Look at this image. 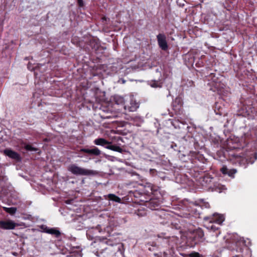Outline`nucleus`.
Here are the masks:
<instances>
[{"instance_id":"nucleus-26","label":"nucleus","mask_w":257,"mask_h":257,"mask_svg":"<svg viewBox=\"0 0 257 257\" xmlns=\"http://www.w3.org/2000/svg\"><path fill=\"white\" fill-rule=\"evenodd\" d=\"M173 107H174V109H175V107H177L178 106V109H180V107L182 106V101L180 98L177 97L175 98V100L173 102Z\"/></svg>"},{"instance_id":"nucleus-31","label":"nucleus","mask_w":257,"mask_h":257,"mask_svg":"<svg viewBox=\"0 0 257 257\" xmlns=\"http://www.w3.org/2000/svg\"><path fill=\"white\" fill-rule=\"evenodd\" d=\"M137 214L139 216H143L146 214V212L145 210L143 209H141L139 208L137 211L136 212Z\"/></svg>"},{"instance_id":"nucleus-8","label":"nucleus","mask_w":257,"mask_h":257,"mask_svg":"<svg viewBox=\"0 0 257 257\" xmlns=\"http://www.w3.org/2000/svg\"><path fill=\"white\" fill-rule=\"evenodd\" d=\"M220 172L223 176H227L233 179L235 177V174L237 172V170L234 168H229L226 165H223L220 169Z\"/></svg>"},{"instance_id":"nucleus-11","label":"nucleus","mask_w":257,"mask_h":257,"mask_svg":"<svg viewBox=\"0 0 257 257\" xmlns=\"http://www.w3.org/2000/svg\"><path fill=\"white\" fill-rule=\"evenodd\" d=\"M145 205L151 210H157L161 204V201L157 198H151L149 201L145 200Z\"/></svg>"},{"instance_id":"nucleus-32","label":"nucleus","mask_w":257,"mask_h":257,"mask_svg":"<svg viewBox=\"0 0 257 257\" xmlns=\"http://www.w3.org/2000/svg\"><path fill=\"white\" fill-rule=\"evenodd\" d=\"M25 148L27 151H36L37 150V149L34 148L31 145H27Z\"/></svg>"},{"instance_id":"nucleus-28","label":"nucleus","mask_w":257,"mask_h":257,"mask_svg":"<svg viewBox=\"0 0 257 257\" xmlns=\"http://www.w3.org/2000/svg\"><path fill=\"white\" fill-rule=\"evenodd\" d=\"M108 199L116 202H120L121 199L119 197L113 194H109L107 196Z\"/></svg>"},{"instance_id":"nucleus-18","label":"nucleus","mask_w":257,"mask_h":257,"mask_svg":"<svg viewBox=\"0 0 257 257\" xmlns=\"http://www.w3.org/2000/svg\"><path fill=\"white\" fill-rule=\"evenodd\" d=\"M103 109L100 108V112L98 114L103 119H107L112 117L111 112L106 107H103Z\"/></svg>"},{"instance_id":"nucleus-34","label":"nucleus","mask_w":257,"mask_h":257,"mask_svg":"<svg viewBox=\"0 0 257 257\" xmlns=\"http://www.w3.org/2000/svg\"><path fill=\"white\" fill-rule=\"evenodd\" d=\"M209 227L210 228L211 230H213L214 231H216V230H217L218 229V227H216V226H215L213 224H212L211 226H209Z\"/></svg>"},{"instance_id":"nucleus-13","label":"nucleus","mask_w":257,"mask_h":257,"mask_svg":"<svg viewBox=\"0 0 257 257\" xmlns=\"http://www.w3.org/2000/svg\"><path fill=\"white\" fill-rule=\"evenodd\" d=\"M214 110L216 114L220 116H226L227 114L226 109L221 103L216 102L214 106Z\"/></svg>"},{"instance_id":"nucleus-9","label":"nucleus","mask_w":257,"mask_h":257,"mask_svg":"<svg viewBox=\"0 0 257 257\" xmlns=\"http://www.w3.org/2000/svg\"><path fill=\"white\" fill-rule=\"evenodd\" d=\"M83 153H86L93 156H99L101 154V151L97 147H94L92 149L82 148L78 152V157H83L84 156Z\"/></svg>"},{"instance_id":"nucleus-4","label":"nucleus","mask_w":257,"mask_h":257,"mask_svg":"<svg viewBox=\"0 0 257 257\" xmlns=\"http://www.w3.org/2000/svg\"><path fill=\"white\" fill-rule=\"evenodd\" d=\"M91 245H93L94 247L96 248L95 249L92 250V252L96 256L99 257H106L104 253L108 248L106 247H105L106 245L104 242H94Z\"/></svg>"},{"instance_id":"nucleus-7","label":"nucleus","mask_w":257,"mask_h":257,"mask_svg":"<svg viewBox=\"0 0 257 257\" xmlns=\"http://www.w3.org/2000/svg\"><path fill=\"white\" fill-rule=\"evenodd\" d=\"M203 237L204 232L203 230L200 228H198L195 229L192 233V240L194 242V243L195 244H198L199 242H202L204 239Z\"/></svg>"},{"instance_id":"nucleus-27","label":"nucleus","mask_w":257,"mask_h":257,"mask_svg":"<svg viewBox=\"0 0 257 257\" xmlns=\"http://www.w3.org/2000/svg\"><path fill=\"white\" fill-rule=\"evenodd\" d=\"M3 208L4 211L11 215H14L17 211V208L16 207L8 208L6 207H3Z\"/></svg>"},{"instance_id":"nucleus-21","label":"nucleus","mask_w":257,"mask_h":257,"mask_svg":"<svg viewBox=\"0 0 257 257\" xmlns=\"http://www.w3.org/2000/svg\"><path fill=\"white\" fill-rule=\"evenodd\" d=\"M213 178L208 174L205 175L202 178V185L208 186L211 184Z\"/></svg>"},{"instance_id":"nucleus-5","label":"nucleus","mask_w":257,"mask_h":257,"mask_svg":"<svg viewBox=\"0 0 257 257\" xmlns=\"http://www.w3.org/2000/svg\"><path fill=\"white\" fill-rule=\"evenodd\" d=\"M225 217L223 215L214 213L212 215L205 216L204 218L205 221H208L210 223H215L218 225H220L224 221Z\"/></svg>"},{"instance_id":"nucleus-30","label":"nucleus","mask_w":257,"mask_h":257,"mask_svg":"<svg viewBox=\"0 0 257 257\" xmlns=\"http://www.w3.org/2000/svg\"><path fill=\"white\" fill-rule=\"evenodd\" d=\"M150 85L153 87H161V83L158 80H152L150 82Z\"/></svg>"},{"instance_id":"nucleus-14","label":"nucleus","mask_w":257,"mask_h":257,"mask_svg":"<svg viewBox=\"0 0 257 257\" xmlns=\"http://www.w3.org/2000/svg\"><path fill=\"white\" fill-rule=\"evenodd\" d=\"M17 226L18 224L11 220L0 221V227L3 229H13Z\"/></svg>"},{"instance_id":"nucleus-1","label":"nucleus","mask_w":257,"mask_h":257,"mask_svg":"<svg viewBox=\"0 0 257 257\" xmlns=\"http://www.w3.org/2000/svg\"><path fill=\"white\" fill-rule=\"evenodd\" d=\"M225 242V247L227 249L232 251L235 250L237 253V254H233L232 257H251V250L245 244H244L245 242L239 239L235 235L230 236L226 239Z\"/></svg>"},{"instance_id":"nucleus-23","label":"nucleus","mask_w":257,"mask_h":257,"mask_svg":"<svg viewBox=\"0 0 257 257\" xmlns=\"http://www.w3.org/2000/svg\"><path fill=\"white\" fill-rule=\"evenodd\" d=\"M139 106V104L138 103L132 100L130 102V105L127 106L125 105L124 108L125 109H126V108H127L128 111L133 112L136 111Z\"/></svg>"},{"instance_id":"nucleus-33","label":"nucleus","mask_w":257,"mask_h":257,"mask_svg":"<svg viewBox=\"0 0 257 257\" xmlns=\"http://www.w3.org/2000/svg\"><path fill=\"white\" fill-rule=\"evenodd\" d=\"M158 172L156 169H151L150 170V174L152 176H155L157 175Z\"/></svg>"},{"instance_id":"nucleus-16","label":"nucleus","mask_w":257,"mask_h":257,"mask_svg":"<svg viewBox=\"0 0 257 257\" xmlns=\"http://www.w3.org/2000/svg\"><path fill=\"white\" fill-rule=\"evenodd\" d=\"M215 75V74L214 73H211L210 75V77L212 79H213V82H212V83H213L212 85L214 86L215 89L217 91L221 92L222 89H223L224 88L225 85L223 83L221 82L220 81H217V79L214 78Z\"/></svg>"},{"instance_id":"nucleus-35","label":"nucleus","mask_w":257,"mask_h":257,"mask_svg":"<svg viewBox=\"0 0 257 257\" xmlns=\"http://www.w3.org/2000/svg\"><path fill=\"white\" fill-rule=\"evenodd\" d=\"M77 3L79 7H83L84 6V3L83 0H77Z\"/></svg>"},{"instance_id":"nucleus-20","label":"nucleus","mask_w":257,"mask_h":257,"mask_svg":"<svg viewBox=\"0 0 257 257\" xmlns=\"http://www.w3.org/2000/svg\"><path fill=\"white\" fill-rule=\"evenodd\" d=\"M157 242L160 243L161 245L163 247L171 246V238L170 237L164 238L159 237V238L157 239Z\"/></svg>"},{"instance_id":"nucleus-2","label":"nucleus","mask_w":257,"mask_h":257,"mask_svg":"<svg viewBox=\"0 0 257 257\" xmlns=\"http://www.w3.org/2000/svg\"><path fill=\"white\" fill-rule=\"evenodd\" d=\"M68 170L75 175L91 176L97 174L95 171L86 169L77 166L76 164H72L68 166Z\"/></svg>"},{"instance_id":"nucleus-10","label":"nucleus","mask_w":257,"mask_h":257,"mask_svg":"<svg viewBox=\"0 0 257 257\" xmlns=\"http://www.w3.org/2000/svg\"><path fill=\"white\" fill-rule=\"evenodd\" d=\"M157 39L159 47L163 51H167L168 49V45L166 36L164 34H159L157 36Z\"/></svg>"},{"instance_id":"nucleus-37","label":"nucleus","mask_w":257,"mask_h":257,"mask_svg":"<svg viewBox=\"0 0 257 257\" xmlns=\"http://www.w3.org/2000/svg\"><path fill=\"white\" fill-rule=\"evenodd\" d=\"M189 215V214H187V213H186V216H185L184 217H188V216Z\"/></svg>"},{"instance_id":"nucleus-19","label":"nucleus","mask_w":257,"mask_h":257,"mask_svg":"<svg viewBox=\"0 0 257 257\" xmlns=\"http://www.w3.org/2000/svg\"><path fill=\"white\" fill-rule=\"evenodd\" d=\"M45 232L54 235L56 237H59L61 235V232L55 228L45 227L44 229Z\"/></svg>"},{"instance_id":"nucleus-6","label":"nucleus","mask_w":257,"mask_h":257,"mask_svg":"<svg viewBox=\"0 0 257 257\" xmlns=\"http://www.w3.org/2000/svg\"><path fill=\"white\" fill-rule=\"evenodd\" d=\"M257 159V154L255 152H251L245 158H240L238 161L241 165H243L246 167V165L248 164H252Z\"/></svg>"},{"instance_id":"nucleus-29","label":"nucleus","mask_w":257,"mask_h":257,"mask_svg":"<svg viewBox=\"0 0 257 257\" xmlns=\"http://www.w3.org/2000/svg\"><path fill=\"white\" fill-rule=\"evenodd\" d=\"M182 255L183 257H187V256H189V257H203V256L202 254H201L199 252H196V251H192L190 253L184 254H182Z\"/></svg>"},{"instance_id":"nucleus-36","label":"nucleus","mask_w":257,"mask_h":257,"mask_svg":"<svg viewBox=\"0 0 257 257\" xmlns=\"http://www.w3.org/2000/svg\"><path fill=\"white\" fill-rule=\"evenodd\" d=\"M106 19H107V18L106 17H103L102 18V20L103 21H106Z\"/></svg>"},{"instance_id":"nucleus-22","label":"nucleus","mask_w":257,"mask_h":257,"mask_svg":"<svg viewBox=\"0 0 257 257\" xmlns=\"http://www.w3.org/2000/svg\"><path fill=\"white\" fill-rule=\"evenodd\" d=\"M105 148L107 149L117 152L119 153H122L123 152V150L120 147L117 146L116 145H113L111 143L109 142V144H108V145L105 146Z\"/></svg>"},{"instance_id":"nucleus-15","label":"nucleus","mask_w":257,"mask_h":257,"mask_svg":"<svg viewBox=\"0 0 257 257\" xmlns=\"http://www.w3.org/2000/svg\"><path fill=\"white\" fill-rule=\"evenodd\" d=\"M4 154L9 158L15 160L17 161H20L21 158L17 152L11 149H7L4 151Z\"/></svg>"},{"instance_id":"nucleus-3","label":"nucleus","mask_w":257,"mask_h":257,"mask_svg":"<svg viewBox=\"0 0 257 257\" xmlns=\"http://www.w3.org/2000/svg\"><path fill=\"white\" fill-rule=\"evenodd\" d=\"M128 195L132 198L133 201L136 203H141L145 201V195L143 191L134 189L128 191Z\"/></svg>"},{"instance_id":"nucleus-25","label":"nucleus","mask_w":257,"mask_h":257,"mask_svg":"<svg viewBox=\"0 0 257 257\" xmlns=\"http://www.w3.org/2000/svg\"><path fill=\"white\" fill-rule=\"evenodd\" d=\"M89 45L93 50L96 51L99 48L100 44L96 40L92 39L89 41Z\"/></svg>"},{"instance_id":"nucleus-12","label":"nucleus","mask_w":257,"mask_h":257,"mask_svg":"<svg viewBox=\"0 0 257 257\" xmlns=\"http://www.w3.org/2000/svg\"><path fill=\"white\" fill-rule=\"evenodd\" d=\"M159 189V188L158 186L150 183H147L144 186V190L143 192L144 194H146L150 195V194H155L158 191Z\"/></svg>"},{"instance_id":"nucleus-17","label":"nucleus","mask_w":257,"mask_h":257,"mask_svg":"<svg viewBox=\"0 0 257 257\" xmlns=\"http://www.w3.org/2000/svg\"><path fill=\"white\" fill-rule=\"evenodd\" d=\"M189 156L191 157V160H192L195 163H196L197 161L200 162H204L205 158L204 156L199 152H190Z\"/></svg>"},{"instance_id":"nucleus-24","label":"nucleus","mask_w":257,"mask_h":257,"mask_svg":"<svg viewBox=\"0 0 257 257\" xmlns=\"http://www.w3.org/2000/svg\"><path fill=\"white\" fill-rule=\"evenodd\" d=\"M95 145L98 146H105L108 145L109 144V142L107 141L103 138H98L95 139L94 141Z\"/></svg>"}]
</instances>
